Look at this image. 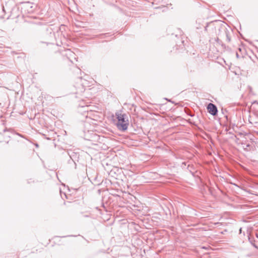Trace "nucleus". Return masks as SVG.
I'll use <instances>...</instances> for the list:
<instances>
[{
  "label": "nucleus",
  "mask_w": 258,
  "mask_h": 258,
  "mask_svg": "<svg viewBox=\"0 0 258 258\" xmlns=\"http://www.w3.org/2000/svg\"><path fill=\"white\" fill-rule=\"evenodd\" d=\"M218 36L223 39H225L227 42L231 41V37L233 35V31L229 27H227L225 25H222L219 28Z\"/></svg>",
  "instance_id": "1"
},
{
  "label": "nucleus",
  "mask_w": 258,
  "mask_h": 258,
  "mask_svg": "<svg viewBox=\"0 0 258 258\" xmlns=\"http://www.w3.org/2000/svg\"><path fill=\"white\" fill-rule=\"evenodd\" d=\"M117 119V122L116 123V125L117 128L122 131H125L127 129L128 126V120H125V117L126 116L125 114H116Z\"/></svg>",
  "instance_id": "2"
},
{
  "label": "nucleus",
  "mask_w": 258,
  "mask_h": 258,
  "mask_svg": "<svg viewBox=\"0 0 258 258\" xmlns=\"http://www.w3.org/2000/svg\"><path fill=\"white\" fill-rule=\"evenodd\" d=\"M207 109L208 112L212 115H216L218 113V109L216 106L212 103H210L207 106Z\"/></svg>",
  "instance_id": "3"
},
{
  "label": "nucleus",
  "mask_w": 258,
  "mask_h": 258,
  "mask_svg": "<svg viewBox=\"0 0 258 258\" xmlns=\"http://www.w3.org/2000/svg\"><path fill=\"white\" fill-rule=\"evenodd\" d=\"M74 53L72 52L70 49H67L66 50V55L70 56H73L74 55Z\"/></svg>",
  "instance_id": "4"
},
{
  "label": "nucleus",
  "mask_w": 258,
  "mask_h": 258,
  "mask_svg": "<svg viewBox=\"0 0 258 258\" xmlns=\"http://www.w3.org/2000/svg\"><path fill=\"white\" fill-rule=\"evenodd\" d=\"M84 91H85V89L84 88V87H82L81 88V89L80 92H83Z\"/></svg>",
  "instance_id": "5"
},
{
  "label": "nucleus",
  "mask_w": 258,
  "mask_h": 258,
  "mask_svg": "<svg viewBox=\"0 0 258 258\" xmlns=\"http://www.w3.org/2000/svg\"><path fill=\"white\" fill-rule=\"evenodd\" d=\"M216 41H218V42L220 41V39H219V38L218 37L217 38Z\"/></svg>",
  "instance_id": "6"
},
{
  "label": "nucleus",
  "mask_w": 258,
  "mask_h": 258,
  "mask_svg": "<svg viewBox=\"0 0 258 258\" xmlns=\"http://www.w3.org/2000/svg\"><path fill=\"white\" fill-rule=\"evenodd\" d=\"M60 192H61V191H60ZM60 195H61V198H63L62 195H61V192H60Z\"/></svg>",
  "instance_id": "7"
},
{
  "label": "nucleus",
  "mask_w": 258,
  "mask_h": 258,
  "mask_svg": "<svg viewBox=\"0 0 258 258\" xmlns=\"http://www.w3.org/2000/svg\"><path fill=\"white\" fill-rule=\"evenodd\" d=\"M3 11H5V9H4V7H3Z\"/></svg>",
  "instance_id": "8"
},
{
  "label": "nucleus",
  "mask_w": 258,
  "mask_h": 258,
  "mask_svg": "<svg viewBox=\"0 0 258 258\" xmlns=\"http://www.w3.org/2000/svg\"><path fill=\"white\" fill-rule=\"evenodd\" d=\"M236 56H237V57H238V54L237 53H236Z\"/></svg>",
  "instance_id": "9"
},
{
  "label": "nucleus",
  "mask_w": 258,
  "mask_h": 258,
  "mask_svg": "<svg viewBox=\"0 0 258 258\" xmlns=\"http://www.w3.org/2000/svg\"><path fill=\"white\" fill-rule=\"evenodd\" d=\"M239 51L241 50V49L240 48H239Z\"/></svg>",
  "instance_id": "10"
},
{
  "label": "nucleus",
  "mask_w": 258,
  "mask_h": 258,
  "mask_svg": "<svg viewBox=\"0 0 258 258\" xmlns=\"http://www.w3.org/2000/svg\"><path fill=\"white\" fill-rule=\"evenodd\" d=\"M63 195H64V196L66 197V195L64 193L63 194Z\"/></svg>",
  "instance_id": "11"
},
{
  "label": "nucleus",
  "mask_w": 258,
  "mask_h": 258,
  "mask_svg": "<svg viewBox=\"0 0 258 258\" xmlns=\"http://www.w3.org/2000/svg\"><path fill=\"white\" fill-rule=\"evenodd\" d=\"M239 230H240V232H241V228H240Z\"/></svg>",
  "instance_id": "12"
},
{
  "label": "nucleus",
  "mask_w": 258,
  "mask_h": 258,
  "mask_svg": "<svg viewBox=\"0 0 258 258\" xmlns=\"http://www.w3.org/2000/svg\"><path fill=\"white\" fill-rule=\"evenodd\" d=\"M205 30H207V27H205Z\"/></svg>",
  "instance_id": "13"
}]
</instances>
